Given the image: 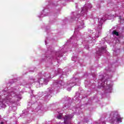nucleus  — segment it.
Here are the masks:
<instances>
[{"mask_svg": "<svg viewBox=\"0 0 124 124\" xmlns=\"http://www.w3.org/2000/svg\"><path fill=\"white\" fill-rule=\"evenodd\" d=\"M62 114H60L59 115L57 116V119H59L61 120L62 119Z\"/></svg>", "mask_w": 124, "mask_h": 124, "instance_id": "5", "label": "nucleus"}, {"mask_svg": "<svg viewBox=\"0 0 124 124\" xmlns=\"http://www.w3.org/2000/svg\"><path fill=\"white\" fill-rule=\"evenodd\" d=\"M113 121H116V123H122L123 118L121 117L120 114H117L115 117L112 118Z\"/></svg>", "mask_w": 124, "mask_h": 124, "instance_id": "1", "label": "nucleus"}, {"mask_svg": "<svg viewBox=\"0 0 124 124\" xmlns=\"http://www.w3.org/2000/svg\"><path fill=\"white\" fill-rule=\"evenodd\" d=\"M0 124H3V122H1Z\"/></svg>", "mask_w": 124, "mask_h": 124, "instance_id": "8", "label": "nucleus"}, {"mask_svg": "<svg viewBox=\"0 0 124 124\" xmlns=\"http://www.w3.org/2000/svg\"><path fill=\"white\" fill-rule=\"evenodd\" d=\"M112 32L114 34L117 35V36H119V32L118 31H113Z\"/></svg>", "mask_w": 124, "mask_h": 124, "instance_id": "4", "label": "nucleus"}, {"mask_svg": "<svg viewBox=\"0 0 124 124\" xmlns=\"http://www.w3.org/2000/svg\"><path fill=\"white\" fill-rule=\"evenodd\" d=\"M98 50L99 53H103V52L106 51V49L105 47L102 46L101 47L99 48Z\"/></svg>", "mask_w": 124, "mask_h": 124, "instance_id": "3", "label": "nucleus"}, {"mask_svg": "<svg viewBox=\"0 0 124 124\" xmlns=\"http://www.w3.org/2000/svg\"><path fill=\"white\" fill-rule=\"evenodd\" d=\"M5 100H3V101L2 102V104H4L5 103Z\"/></svg>", "mask_w": 124, "mask_h": 124, "instance_id": "6", "label": "nucleus"}, {"mask_svg": "<svg viewBox=\"0 0 124 124\" xmlns=\"http://www.w3.org/2000/svg\"><path fill=\"white\" fill-rule=\"evenodd\" d=\"M8 101H9V100L8 99H7L6 102H8Z\"/></svg>", "mask_w": 124, "mask_h": 124, "instance_id": "7", "label": "nucleus"}, {"mask_svg": "<svg viewBox=\"0 0 124 124\" xmlns=\"http://www.w3.org/2000/svg\"><path fill=\"white\" fill-rule=\"evenodd\" d=\"M74 115H72L71 114L68 115H65L64 117V123L65 124H67V121H69V120H71L72 118H73Z\"/></svg>", "mask_w": 124, "mask_h": 124, "instance_id": "2", "label": "nucleus"}]
</instances>
